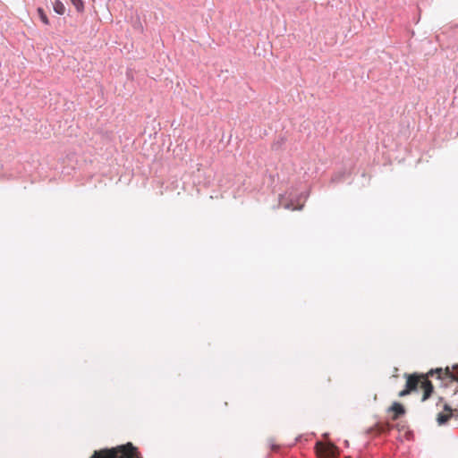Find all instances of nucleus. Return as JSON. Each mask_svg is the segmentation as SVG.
<instances>
[{
  "instance_id": "nucleus-6",
  "label": "nucleus",
  "mask_w": 458,
  "mask_h": 458,
  "mask_svg": "<svg viewBox=\"0 0 458 458\" xmlns=\"http://www.w3.org/2000/svg\"><path fill=\"white\" fill-rule=\"evenodd\" d=\"M53 8L54 11L59 15H63L65 13V6L60 0H55L53 3Z\"/></svg>"
},
{
  "instance_id": "nucleus-2",
  "label": "nucleus",
  "mask_w": 458,
  "mask_h": 458,
  "mask_svg": "<svg viewBox=\"0 0 458 458\" xmlns=\"http://www.w3.org/2000/svg\"><path fill=\"white\" fill-rule=\"evenodd\" d=\"M91 458H140L131 444L95 452Z\"/></svg>"
},
{
  "instance_id": "nucleus-7",
  "label": "nucleus",
  "mask_w": 458,
  "mask_h": 458,
  "mask_svg": "<svg viewBox=\"0 0 458 458\" xmlns=\"http://www.w3.org/2000/svg\"><path fill=\"white\" fill-rule=\"evenodd\" d=\"M37 13H38V15L40 19V21L46 24V25H48L49 24V19L45 12V10L42 8V7H38L37 9Z\"/></svg>"
},
{
  "instance_id": "nucleus-1",
  "label": "nucleus",
  "mask_w": 458,
  "mask_h": 458,
  "mask_svg": "<svg viewBox=\"0 0 458 458\" xmlns=\"http://www.w3.org/2000/svg\"><path fill=\"white\" fill-rule=\"evenodd\" d=\"M435 375L439 379L450 378L458 381V365L454 366L452 369L448 367L445 369H437L436 370H431L427 375L413 374L407 376L405 388L399 393V396L403 397L412 391L420 389L423 392L422 401L427 400L433 391V386L428 380V376L433 377Z\"/></svg>"
},
{
  "instance_id": "nucleus-4",
  "label": "nucleus",
  "mask_w": 458,
  "mask_h": 458,
  "mask_svg": "<svg viewBox=\"0 0 458 458\" xmlns=\"http://www.w3.org/2000/svg\"><path fill=\"white\" fill-rule=\"evenodd\" d=\"M453 415V411L446 404L444 405V410L437 415V422L439 425L447 422Z\"/></svg>"
},
{
  "instance_id": "nucleus-10",
  "label": "nucleus",
  "mask_w": 458,
  "mask_h": 458,
  "mask_svg": "<svg viewBox=\"0 0 458 458\" xmlns=\"http://www.w3.org/2000/svg\"><path fill=\"white\" fill-rule=\"evenodd\" d=\"M345 458H351V457H345Z\"/></svg>"
},
{
  "instance_id": "nucleus-3",
  "label": "nucleus",
  "mask_w": 458,
  "mask_h": 458,
  "mask_svg": "<svg viewBox=\"0 0 458 458\" xmlns=\"http://www.w3.org/2000/svg\"><path fill=\"white\" fill-rule=\"evenodd\" d=\"M317 458H338L340 450L330 442L318 441L315 445Z\"/></svg>"
},
{
  "instance_id": "nucleus-9",
  "label": "nucleus",
  "mask_w": 458,
  "mask_h": 458,
  "mask_svg": "<svg viewBox=\"0 0 458 458\" xmlns=\"http://www.w3.org/2000/svg\"><path fill=\"white\" fill-rule=\"evenodd\" d=\"M78 13L84 12V2L82 0H70Z\"/></svg>"
},
{
  "instance_id": "nucleus-5",
  "label": "nucleus",
  "mask_w": 458,
  "mask_h": 458,
  "mask_svg": "<svg viewBox=\"0 0 458 458\" xmlns=\"http://www.w3.org/2000/svg\"><path fill=\"white\" fill-rule=\"evenodd\" d=\"M389 411L393 413L392 419L394 420H397L400 416L405 413V409L403 404L400 403H394L392 406L389 408Z\"/></svg>"
},
{
  "instance_id": "nucleus-8",
  "label": "nucleus",
  "mask_w": 458,
  "mask_h": 458,
  "mask_svg": "<svg viewBox=\"0 0 458 458\" xmlns=\"http://www.w3.org/2000/svg\"><path fill=\"white\" fill-rule=\"evenodd\" d=\"M345 177V172H337L332 175L331 182L338 183L344 181Z\"/></svg>"
}]
</instances>
